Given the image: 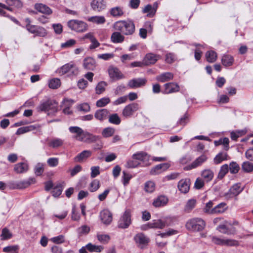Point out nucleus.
<instances>
[{
	"mask_svg": "<svg viewBox=\"0 0 253 253\" xmlns=\"http://www.w3.org/2000/svg\"><path fill=\"white\" fill-rule=\"evenodd\" d=\"M115 31H119L125 35H132L135 32V25L131 21L120 20L113 25Z\"/></svg>",
	"mask_w": 253,
	"mask_h": 253,
	"instance_id": "nucleus-1",
	"label": "nucleus"
},
{
	"mask_svg": "<svg viewBox=\"0 0 253 253\" xmlns=\"http://www.w3.org/2000/svg\"><path fill=\"white\" fill-rule=\"evenodd\" d=\"M205 226V222L200 218L191 219L186 224V228L192 231H201L204 229Z\"/></svg>",
	"mask_w": 253,
	"mask_h": 253,
	"instance_id": "nucleus-2",
	"label": "nucleus"
},
{
	"mask_svg": "<svg viewBox=\"0 0 253 253\" xmlns=\"http://www.w3.org/2000/svg\"><path fill=\"white\" fill-rule=\"evenodd\" d=\"M56 72L59 75L62 76L67 74L70 76L72 75H77L79 73L78 67L73 63H69L65 64L61 67L58 68Z\"/></svg>",
	"mask_w": 253,
	"mask_h": 253,
	"instance_id": "nucleus-3",
	"label": "nucleus"
},
{
	"mask_svg": "<svg viewBox=\"0 0 253 253\" xmlns=\"http://www.w3.org/2000/svg\"><path fill=\"white\" fill-rule=\"evenodd\" d=\"M38 108L41 111L47 112L48 115L54 114L58 110L57 103L54 100H48L42 103Z\"/></svg>",
	"mask_w": 253,
	"mask_h": 253,
	"instance_id": "nucleus-4",
	"label": "nucleus"
},
{
	"mask_svg": "<svg viewBox=\"0 0 253 253\" xmlns=\"http://www.w3.org/2000/svg\"><path fill=\"white\" fill-rule=\"evenodd\" d=\"M131 223V211L130 210L127 209L120 217L118 226L120 228L126 229L129 227Z\"/></svg>",
	"mask_w": 253,
	"mask_h": 253,
	"instance_id": "nucleus-5",
	"label": "nucleus"
},
{
	"mask_svg": "<svg viewBox=\"0 0 253 253\" xmlns=\"http://www.w3.org/2000/svg\"><path fill=\"white\" fill-rule=\"evenodd\" d=\"M68 26L71 30L77 32H84L87 28L86 23L78 20H71L69 21Z\"/></svg>",
	"mask_w": 253,
	"mask_h": 253,
	"instance_id": "nucleus-6",
	"label": "nucleus"
},
{
	"mask_svg": "<svg viewBox=\"0 0 253 253\" xmlns=\"http://www.w3.org/2000/svg\"><path fill=\"white\" fill-rule=\"evenodd\" d=\"M140 109L139 105L135 102L130 103L126 106L122 110V116L126 118L132 117L135 112Z\"/></svg>",
	"mask_w": 253,
	"mask_h": 253,
	"instance_id": "nucleus-7",
	"label": "nucleus"
},
{
	"mask_svg": "<svg viewBox=\"0 0 253 253\" xmlns=\"http://www.w3.org/2000/svg\"><path fill=\"white\" fill-rule=\"evenodd\" d=\"M211 241L214 244L220 246H237L239 244L238 242L236 240L226 238H220L216 236H212Z\"/></svg>",
	"mask_w": 253,
	"mask_h": 253,
	"instance_id": "nucleus-8",
	"label": "nucleus"
},
{
	"mask_svg": "<svg viewBox=\"0 0 253 253\" xmlns=\"http://www.w3.org/2000/svg\"><path fill=\"white\" fill-rule=\"evenodd\" d=\"M244 187L241 186V183H236L231 187L229 191L224 194L225 198L229 200L237 196L243 190Z\"/></svg>",
	"mask_w": 253,
	"mask_h": 253,
	"instance_id": "nucleus-9",
	"label": "nucleus"
},
{
	"mask_svg": "<svg viewBox=\"0 0 253 253\" xmlns=\"http://www.w3.org/2000/svg\"><path fill=\"white\" fill-rule=\"evenodd\" d=\"M147 83L145 78H137L128 81L127 86L131 88H136L144 86Z\"/></svg>",
	"mask_w": 253,
	"mask_h": 253,
	"instance_id": "nucleus-10",
	"label": "nucleus"
},
{
	"mask_svg": "<svg viewBox=\"0 0 253 253\" xmlns=\"http://www.w3.org/2000/svg\"><path fill=\"white\" fill-rule=\"evenodd\" d=\"M207 160V157L205 155H202L197 158L191 164L187 166L184 168V169L189 170L195 169L201 166L204 162Z\"/></svg>",
	"mask_w": 253,
	"mask_h": 253,
	"instance_id": "nucleus-11",
	"label": "nucleus"
},
{
	"mask_svg": "<svg viewBox=\"0 0 253 253\" xmlns=\"http://www.w3.org/2000/svg\"><path fill=\"white\" fill-rule=\"evenodd\" d=\"M108 74L110 78L113 80H119L125 78V76L116 67H110L108 69Z\"/></svg>",
	"mask_w": 253,
	"mask_h": 253,
	"instance_id": "nucleus-12",
	"label": "nucleus"
},
{
	"mask_svg": "<svg viewBox=\"0 0 253 253\" xmlns=\"http://www.w3.org/2000/svg\"><path fill=\"white\" fill-rule=\"evenodd\" d=\"M160 55L152 53H147L143 59V63L145 65H150L155 64L158 60L161 59Z\"/></svg>",
	"mask_w": 253,
	"mask_h": 253,
	"instance_id": "nucleus-13",
	"label": "nucleus"
},
{
	"mask_svg": "<svg viewBox=\"0 0 253 253\" xmlns=\"http://www.w3.org/2000/svg\"><path fill=\"white\" fill-rule=\"evenodd\" d=\"M100 218L103 223L109 224L112 221V214L108 210L104 209L100 212Z\"/></svg>",
	"mask_w": 253,
	"mask_h": 253,
	"instance_id": "nucleus-14",
	"label": "nucleus"
},
{
	"mask_svg": "<svg viewBox=\"0 0 253 253\" xmlns=\"http://www.w3.org/2000/svg\"><path fill=\"white\" fill-rule=\"evenodd\" d=\"M170 220V218H166L164 220L162 219L154 220L150 222V226L152 228L162 229L166 226H168L170 224L168 221Z\"/></svg>",
	"mask_w": 253,
	"mask_h": 253,
	"instance_id": "nucleus-15",
	"label": "nucleus"
},
{
	"mask_svg": "<svg viewBox=\"0 0 253 253\" xmlns=\"http://www.w3.org/2000/svg\"><path fill=\"white\" fill-rule=\"evenodd\" d=\"M90 5L93 10L100 12L105 9L106 2L104 0H93Z\"/></svg>",
	"mask_w": 253,
	"mask_h": 253,
	"instance_id": "nucleus-16",
	"label": "nucleus"
},
{
	"mask_svg": "<svg viewBox=\"0 0 253 253\" xmlns=\"http://www.w3.org/2000/svg\"><path fill=\"white\" fill-rule=\"evenodd\" d=\"M179 86L175 83L171 82L167 83L164 84V90L163 93L165 94H169L179 90Z\"/></svg>",
	"mask_w": 253,
	"mask_h": 253,
	"instance_id": "nucleus-17",
	"label": "nucleus"
},
{
	"mask_svg": "<svg viewBox=\"0 0 253 253\" xmlns=\"http://www.w3.org/2000/svg\"><path fill=\"white\" fill-rule=\"evenodd\" d=\"M109 113V111L106 109H99L95 112L94 117L96 120L103 122L108 118Z\"/></svg>",
	"mask_w": 253,
	"mask_h": 253,
	"instance_id": "nucleus-18",
	"label": "nucleus"
},
{
	"mask_svg": "<svg viewBox=\"0 0 253 253\" xmlns=\"http://www.w3.org/2000/svg\"><path fill=\"white\" fill-rule=\"evenodd\" d=\"M190 181L189 179H181L178 183V188L182 193H186L189 190Z\"/></svg>",
	"mask_w": 253,
	"mask_h": 253,
	"instance_id": "nucleus-19",
	"label": "nucleus"
},
{
	"mask_svg": "<svg viewBox=\"0 0 253 253\" xmlns=\"http://www.w3.org/2000/svg\"><path fill=\"white\" fill-rule=\"evenodd\" d=\"M169 167L170 165L168 163L161 164L153 168L150 171V173L153 175L158 174L163 171L166 170Z\"/></svg>",
	"mask_w": 253,
	"mask_h": 253,
	"instance_id": "nucleus-20",
	"label": "nucleus"
},
{
	"mask_svg": "<svg viewBox=\"0 0 253 253\" xmlns=\"http://www.w3.org/2000/svg\"><path fill=\"white\" fill-rule=\"evenodd\" d=\"M134 240L135 243L139 246H144L148 244L149 239L143 233H138L136 234Z\"/></svg>",
	"mask_w": 253,
	"mask_h": 253,
	"instance_id": "nucleus-21",
	"label": "nucleus"
},
{
	"mask_svg": "<svg viewBox=\"0 0 253 253\" xmlns=\"http://www.w3.org/2000/svg\"><path fill=\"white\" fill-rule=\"evenodd\" d=\"M35 8L39 12L44 14L50 15L52 13V10L46 5L42 3H36Z\"/></svg>",
	"mask_w": 253,
	"mask_h": 253,
	"instance_id": "nucleus-22",
	"label": "nucleus"
},
{
	"mask_svg": "<svg viewBox=\"0 0 253 253\" xmlns=\"http://www.w3.org/2000/svg\"><path fill=\"white\" fill-rule=\"evenodd\" d=\"M69 130L70 132L76 134L74 137L77 140L79 141L83 140L82 137L83 136L84 131L81 127L78 126H70L69 128Z\"/></svg>",
	"mask_w": 253,
	"mask_h": 253,
	"instance_id": "nucleus-23",
	"label": "nucleus"
},
{
	"mask_svg": "<svg viewBox=\"0 0 253 253\" xmlns=\"http://www.w3.org/2000/svg\"><path fill=\"white\" fill-rule=\"evenodd\" d=\"M125 37L119 31L113 32L111 36V41L114 43H122L124 41Z\"/></svg>",
	"mask_w": 253,
	"mask_h": 253,
	"instance_id": "nucleus-24",
	"label": "nucleus"
},
{
	"mask_svg": "<svg viewBox=\"0 0 253 253\" xmlns=\"http://www.w3.org/2000/svg\"><path fill=\"white\" fill-rule=\"evenodd\" d=\"M34 181L33 178L28 180L16 181L14 183L13 188L23 189L28 187Z\"/></svg>",
	"mask_w": 253,
	"mask_h": 253,
	"instance_id": "nucleus-25",
	"label": "nucleus"
},
{
	"mask_svg": "<svg viewBox=\"0 0 253 253\" xmlns=\"http://www.w3.org/2000/svg\"><path fill=\"white\" fill-rule=\"evenodd\" d=\"M83 66L86 70H93L96 67V62L92 58L87 57L84 60Z\"/></svg>",
	"mask_w": 253,
	"mask_h": 253,
	"instance_id": "nucleus-26",
	"label": "nucleus"
},
{
	"mask_svg": "<svg viewBox=\"0 0 253 253\" xmlns=\"http://www.w3.org/2000/svg\"><path fill=\"white\" fill-rule=\"evenodd\" d=\"M157 8V4L156 3H155L153 6L151 4H147L143 9V12L144 13H147V16L152 17L155 14Z\"/></svg>",
	"mask_w": 253,
	"mask_h": 253,
	"instance_id": "nucleus-27",
	"label": "nucleus"
},
{
	"mask_svg": "<svg viewBox=\"0 0 253 253\" xmlns=\"http://www.w3.org/2000/svg\"><path fill=\"white\" fill-rule=\"evenodd\" d=\"M168 202V199L165 196L158 197L153 202V205L155 207H160L165 206Z\"/></svg>",
	"mask_w": 253,
	"mask_h": 253,
	"instance_id": "nucleus-28",
	"label": "nucleus"
},
{
	"mask_svg": "<svg viewBox=\"0 0 253 253\" xmlns=\"http://www.w3.org/2000/svg\"><path fill=\"white\" fill-rule=\"evenodd\" d=\"M173 78V74L170 72H166L160 74L157 76V81L161 82H166L172 80Z\"/></svg>",
	"mask_w": 253,
	"mask_h": 253,
	"instance_id": "nucleus-29",
	"label": "nucleus"
},
{
	"mask_svg": "<svg viewBox=\"0 0 253 253\" xmlns=\"http://www.w3.org/2000/svg\"><path fill=\"white\" fill-rule=\"evenodd\" d=\"M234 61L232 56L229 54H224L222 56L221 63L225 67L231 66L233 64Z\"/></svg>",
	"mask_w": 253,
	"mask_h": 253,
	"instance_id": "nucleus-30",
	"label": "nucleus"
},
{
	"mask_svg": "<svg viewBox=\"0 0 253 253\" xmlns=\"http://www.w3.org/2000/svg\"><path fill=\"white\" fill-rule=\"evenodd\" d=\"M110 13L114 17H120L124 14L123 7L121 6L112 7L110 9Z\"/></svg>",
	"mask_w": 253,
	"mask_h": 253,
	"instance_id": "nucleus-31",
	"label": "nucleus"
},
{
	"mask_svg": "<svg viewBox=\"0 0 253 253\" xmlns=\"http://www.w3.org/2000/svg\"><path fill=\"white\" fill-rule=\"evenodd\" d=\"M82 138H83V140H80V141H83L86 143H90L96 141L98 137L87 131H84Z\"/></svg>",
	"mask_w": 253,
	"mask_h": 253,
	"instance_id": "nucleus-32",
	"label": "nucleus"
},
{
	"mask_svg": "<svg viewBox=\"0 0 253 253\" xmlns=\"http://www.w3.org/2000/svg\"><path fill=\"white\" fill-rule=\"evenodd\" d=\"M28 169V166L26 163H19L14 166V170L18 173L26 172Z\"/></svg>",
	"mask_w": 253,
	"mask_h": 253,
	"instance_id": "nucleus-33",
	"label": "nucleus"
},
{
	"mask_svg": "<svg viewBox=\"0 0 253 253\" xmlns=\"http://www.w3.org/2000/svg\"><path fill=\"white\" fill-rule=\"evenodd\" d=\"M216 229L220 233L227 235L234 234L236 232L235 228H228L225 225L223 224L218 226Z\"/></svg>",
	"mask_w": 253,
	"mask_h": 253,
	"instance_id": "nucleus-34",
	"label": "nucleus"
},
{
	"mask_svg": "<svg viewBox=\"0 0 253 253\" xmlns=\"http://www.w3.org/2000/svg\"><path fill=\"white\" fill-rule=\"evenodd\" d=\"M227 209V206L225 203H221L213 208V213L220 214L223 213Z\"/></svg>",
	"mask_w": 253,
	"mask_h": 253,
	"instance_id": "nucleus-35",
	"label": "nucleus"
},
{
	"mask_svg": "<svg viewBox=\"0 0 253 253\" xmlns=\"http://www.w3.org/2000/svg\"><path fill=\"white\" fill-rule=\"evenodd\" d=\"M214 176L213 172L210 169H206L202 171L201 173V176L206 182H209L211 181Z\"/></svg>",
	"mask_w": 253,
	"mask_h": 253,
	"instance_id": "nucleus-36",
	"label": "nucleus"
},
{
	"mask_svg": "<svg viewBox=\"0 0 253 253\" xmlns=\"http://www.w3.org/2000/svg\"><path fill=\"white\" fill-rule=\"evenodd\" d=\"M108 119L109 122L114 125H119L121 122V119L117 113L112 114L109 113Z\"/></svg>",
	"mask_w": 253,
	"mask_h": 253,
	"instance_id": "nucleus-37",
	"label": "nucleus"
},
{
	"mask_svg": "<svg viewBox=\"0 0 253 253\" xmlns=\"http://www.w3.org/2000/svg\"><path fill=\"white\" fill-rule=\"evenodd\" d=\"M196 203V200L194 199L188 200L184 206V211L185 212L189 213L195 207Z\"/></svg>",
	"mask_w": 253,
	"mask_h": 253,
	"instance_id": "nucleus-38",
	"label": "nucleus"
},
{
	"mask_svg": "<svg viewBox=\"0 0 253 253\" xmlns=\"http://www.w3.org/2000/svg\"><path fill=\"white\" fill-rule=\"evenodd\" d=\"M91 155V152L89 150H84L79 154L75 158L76 162H80L84 159L89 157Z\"/></svg>",
	"mask_w": 253,
	"mask_h": 253,
	"instance_id": "nucleus-39",
	"label": "nucleus"
},
{
	"mask_svg": "<svg viewBox=\"0 0 253 253\" xmlns=\"http://www.w3.org/2000/svg\"><path fill=\"white\" fill-rule=\"evenodd\" d=\"M87 20L89 22L95 23L96 24H102L106 22V19L103 16H94L88 17Z\"/></svg>",
	"mask_w": 253,
	"mask_h": 253,
	"instance_id": "nucleus-40",
	"label": "nucleus"
},
{
	"mask_svg": "<svg viewBox=\"0 0 253 253\" xmlns=\"http://www.w3.org/2000/svg\"><path fill=\"white\" fill-rule=\"evenodd\" d=\"M64 143V140L59 138H54L50 140L49 146L53 148H56L61 146Z\"/></svg>",
	"mask_w": 253,
	"mask_h": 253,
	"instance_id": "nucleus-41",
	"label": "nucleus"
},
{
	"mask_svg": "<svg viewBox=\"0 0 253 253\" xmlns=\"http://www.w3.org/2000/svg\"><path fill=\"white\" fill-rule=\"evenodd\" d=\"M205 55L207 61L210 63H213L217 59V53L213 50L207 51Z\"/></svg>",
	"mask_w": 253,
	"mask_h": 253,
	"instance_id": "nucleus-42",
	"label": "nucleus"
},
{
	"mask_svg": "<svg viewBox=\"0 0 253 253\" xmlns=\"http://www.w3.org/2000/svg\"><path fill=\"white\" fill-rule=\"evenodd\" d=\"M134 159L140 160L141 161H148L149 159V156L144 152H140L136 154H134L132 156Z\"/></svg>",
	"mask_w": 253,
	"mask_h": 253,
	"instance_id": "nucleus-43",
	"label": "nucleus"
},
{
	"mask_svg": "<svg viewBox=\"0 0 253 253\" xmlns=\"http://www.w3.org/2000/svg\"><path fill=\"white\" fill-rule=\"evenodd\" d=\"M86 249L90 252L99 253L103 249V247L101 246H96L89 243L86 245Z\"/></svg>",
	"mask_w": 253,
	"mask_h": 253,
	"instance_id": "nucleus-44",
	"label": "nucleus"
},
{
	"mask_svg": "<svg viewBox=\"0 0 253 253\" xmlns=\"http://www.w3.org/2000/svg\"><path fill=\"white\" fill-rule=\"evenodd\" d=\"M242 169L245 172H251L253 171V164L248 161L245 162L242 165Z\"/></svg>",
	"mask_w": 253,
	"mask_h": 253,
	"instance_id": "nucleus-45",
	"label": "nucleus"
},
{
	"mask_svg": "<svg viewBox=\"0 0 253 253\" xmlns=\"http://www.w3.org/2000/svg\"><path fill=\"white\" fill-rule=\"evenodd\" d=\"M6 3L10 7L13 6L19 8L22 7L23 4L20 0H5Z\"/></svg>",
	"mask_w": 253,
	"mask_h": 253,
	"instance_id": "nucleus-46",
	"label": "nucleus"
},
{
	"mask_svg": "<svg viewBox=\"0 0 253 253\" xmlns=\"http://www.w3.org/2000/svg\"><path fill=\"white\" fill-rule=\"evenodd\" d=\"M227 154L226 153H220L217 154L214 158V163L215 164H218L223 161L227 159Z\"/></svg>",
	"mask_w": 253,
	"mask_h": 253,
	"instance_id": "nucleus-47",
	"label": "nucleus"
},
{
	"mask_svg": "<svg viewBox=\"0 0 253 253\" xmlns=\"http://www.w3.org/2000/svg\"><path fill=\"white\" fill-rule=\"evenodd\" d=\"M36 129V127L33 125L24 126L18 129L16 132L17 134H21L25 132L33 130Z\"/></svg>",
	"mask_w": 253,
	"mask_h": 253,
	"instance_id": "nucleus-48",
	"label": "nucleus"
},
{
	"mask_svg": "<svg viewBox=\"0 0 253 253\" xmlns=\"http://www.w3.org/2000/svg\"><path fill=\"white\" fill-rule=\"evenodd\" d=\"M115 133V129L111 127H107L104 128L102 132V135L104 137H109L112 136Z\"/></svg>",
	"mask_w": 253,
	"mask_h": 253,
	"instance_id": "nucleus-49",
	"label": "nucleus"
},
{
	"mask_svg": "<svg viewBox=\"0 0 253 253\" xmlns=\"http://www.w3.org/2000/svg\"><path fill=\"white\" fill-rule=\"evenodd\" d=\"M60 81L57 78H54L49 81L48 86L50 88L56 89L60 86Z\"/></svg>",
	"mask_w": 253,
	"mask_h": 253,
	"instance_id": "nucleus-50",
	"label": "nucleus"
},
{
	"mask_svg": "<svg viewBox=\"0 0 253 253\" xmlns=\"http://www.w3.org/2000/svg\"><path fill=\"white\" fill-rule=\"evenodd\" d=\"M107 84L104 81L100 82L96 87V93L100 94L103 92L105 90V87Z\"/></svg>",
	"mask_w": 253,
	"mask_h": 253,
	"instance_id": "nucleus-51",
	"label": "nucleus"
},
{
	"mask_svg": "<svg viewBox=\"0 0 253 253\" xmlns=\"http://www.w3.org/2000/svg\"><path fill=\"white\" fill-rule=\"evenodd\" d=\"M100 187V182L97 179L93 180L90 184L89 190L91 192L97 191Z\"/></svg>",
	"mask_w": 253,
	"mask_h": 253,
	"instance_id": "nucleus-52",
	"label": "nucleus"
},
{
	"mask_svg": "<svg viewBox=\"0 0 253 253\" xmlns=\"http://www.w3.org/2000/svg\"><path fill=\"white\" fill-rule=\"evenodd\" d=\"M90 231V227L87 225H84L78 228L77 230L78 234L80 236L87 234Z\"/></svg>",
	"mask_w": 253,
	"mask_h": 253,
	"instance_id": "nucleus-53",
	"label": "nucleus"
},
{
	"mask_svg": "<svg viewBox=\"0 0 253 253\" xmlns=\"http://www.w3.org/2000/svg\"><path fill=\"white\" fill-rule=\"evenodd\" d=\"M44 164L42 163H38L35 167L34 170L36 175H41L44 171Z\"/></svg>",
	"mask_w": 253,
	"mask_h": 253,
	"instance_id": "nucleus-54",
	"label": "nucleus"
},
{
	"mask_svg": "<svg viewBox=\"0 0 253 253\" xmlns=\"http://www.w3.org/2000/svg\"><path fill=\"white\" fill-rule=\"evenodd\" d=\"M229 170V167L228 165L225 164L221 166L219 172L218 174V178L222 179Z\"/></svg>",
	"mask_w": 253,
	"mask_h": 253,
	"instance_id": "nucleus-55",
	"label": "nucleus"
},
{
	"mask_svg": "<svg viewBox=\"0 0 253 253\" xmlns=\"http://www.w3.org/2000/svg\"><path fill=\"white\" fill-rule=\"evenodd\" d=\"M110 102V99L108 97H103L97 100L96 103L98 107H103L105 106Z\"/></svg>",
	"mask_w": 253,
	"mask_h": 253,
	"instance_id": "nucleus-56",
	"label": "nucleus"
},
{
	"mask_svg": "<svg viewBox=\"0 0 253 253\" xmlns=\"http://www.w3.org/2000/svg\"><path fill=\"white\" fill-rule=\"evenodd\" d=\"M213 202L211 201H209L208 203H207L205 207L204 208L203 211H204L208 214H212L213 213Z\"/></svg>",
	"mask_w": 253,
	"mask_h": 253,
	"instance_id": "nucleus-57",
	"label": "nucleus"
},
{
	"mask_svg": "<svg viewBox=\"0 0 253 253\" xmlns=\"http://www.w3.org/2000/svg\"><path fill=\"white\" fill-rule=\"evenodd\" d=\"M155 189V184L154 182L149 181L147 182L145 184V190L146 192L151 193L153 192Z\"/></svg>",
	"mask_w": 253,
	"mask_h": 253,
	"instance_id": "nucleus-58",
	"label": "nucleus"
},
{
	"mask_svg": "<svg viewBox=\"0 0 253 253\" xmlns=\"http://www.w3.org/2000/svg\"><path fill=\"white\" fill-rule=\"evenodd\" d=\"M240 169L239 165L234 162L230 164L229 169L231 173H237Z\"/></svg>",
	"mask_w": 253,
	"mask_h": 253,
	"instance_id": "nucleus-59",
	"label": "nucleus"
},
{
	"mask_svg": "<svg viewBox=\"0 0 253 253\" xmlns=\"http://www.w3.org/2000/svg\"><path fill=\"white\" fill-rule=\"evenodd\" d=\"M97 238L98 241L103 244L108 243L110 240V237L106 234H98Z\"/></svg>",
	"mask_w": 253,
	"mask_h": 253,
	"instance_id": "nucleus-60",
	"label": "nucleus"
},
{
	"mask_svg": "<svg viewBox=\"0 0 253 253\" xmlns=\"http://www.w3.org/2000/svg\"><path fill=\"white\" fill-rule=\"evenodd\" d=\"M245 133L243 130L232 131L230 133L231 138L233 140H236L238 138L243 135Z\"/></svg>",
	"mask_w": 253,
	"mask_h": 253,
	"instance_id": "nucleus-61",
	"label": "nucleus"
},
{
	"mask_svg": "<svg viewBox=\"0 0 253 253\" xmlns=\"http://www.w3.org/2000/svg\"><path fill=\"white\" fill-rule=\"evenodd\" d=\"M131 175L129 173L125 171H123V183L125 186L128 183L129 181L131 178Z\"/></svg>",
	"mask_w": 253,
	"mask_h": 253,
	"instance_id": "nucleus-62",
	"label": "nucleus"
},
{
	"mask_svg": "<svg viewBox=\"0 0 253 253\" xmlns=\"http://www.w3.org/2000/svg\"><path fill=\"white\" fill-rule=\"evenodd\" d=\"M1 237L2 240H7L12 237V234L9 230L6 228H4L2 230Z\"/></svg>",
	"mask_w": 253,
	"mask_h": 253,
	"instance_id": "nucleus-63",
	"label": "nucleus"
},
{
	"mask_svg": "<svg viewBox=\"0 0 253 253\" xmlns=\"http://www.w3.org/2000/svg\"><path fill=\"white\" fill-rule=\"evenodd\" d=\"M47 164L50 167H56L59 164V159L57 158H50L47 160Z\"/></svg>",
	"mask_w": 253,
	"mask_h": 253,
	"instance_id": "nucleus-64",
	"label": "nucleus"
}]
</instances>
